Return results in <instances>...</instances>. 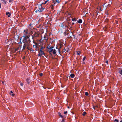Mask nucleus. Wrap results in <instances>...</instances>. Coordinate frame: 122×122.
Masks as SVG:
<instances>
[{"label": "nucleus", "instance_id": "ea45409f", "mask_svg": "<svg viewBox=\"0 0 122 122\" xmlns=\"http://www.w3.org/2000/svg\"><path fill=\"white\" fill-rule=\"evenodd\" d=\"M3 0V1L4 2V3L5 4H6V2L5 1V0Z\"/></svg>", "mask_w": 122, "mask_h": 122}, {"label": "nucleus", "instance_id": "b1692460", "mask_svg": "<svg viewBox=\"0 0 122 122\" xmlns=\"http://www.w3.org/2000/svg\"><path fill=\"white\" fill-rule=\"evenodd\" d=\"M28 33L27 32H25V34H24V36H28L27 35V34Z\"/></svg>", "mask_w": 122, "mask_h": 122}, {"label": "nucleus", "instance_id": "473e14b6", "mask_svg": "<svg viewBox=\"0 0 122 122\" xmlns=\"http://www.w3.org/2000/svg\"><path fill=\"white\" fill-rule=\"evenodd\" d=\"M65 119H63L61 121V122H64L65 121Z\"/></svg>", "mask_w": 122, "mask_h": 122}, {"label": "nucleus", "instance_id": "4d7b16f0", "mask_svg": "<svg viewBox=\"0 0 122 122\" xmlns=\"http://www.w3.org/2000/svg\"><path fill=\"white\" fill-rule=\"evenodd\" d=\"M68 108H70L69 107V106H68L67 107Z\"/></svg>", "mask_w": 122, "mask_h": 122}, {"label": "nucleus", "instance_id": "c756f323", "mask_svg": "<svg viewBox=\"0 0 122 122\" xmlns=\"http://www.w3.org/2000/svg\"><path fill=\"white\" fill-rule=\"evenodd\" d=\"M60 1V0H56V2L57 3H58Z\"/></svg>", "mask_w": 122, "mask_h": 122}, {"label": "nucleus", "instance_id": "a878e982", "mask_svg": "<svg viewBox=\"0 0 122 122\" xmlns=\"http://www.w3.org/2000/svg\"><path fill=\"white\" fill-rule=\"evenodd\" d=\"M56 48L57 49V51H58L59 53H61V52H60V49H59L57 48V47H56Z\"/></svg>", "mask_w": 122, "mask_h": 122}, {"label": "nucleus", "instance_id": "3c124183", "mask_svg": "<svg viewBox=\"0 0 122 122\" xmlns=\"http://www.w3.org/2000/svg\"><path fill=\"white\" fill-rule=\"evenodd\" d=\"M20 44H22V42H21V41H20Z\"/></svg>", "mask_w": 122, "mask_h": 122}, {"label": "nucleus", "instance_id": "2eb2a0df", "mask_svg": "<svg viewBox=\"0 0 122 122\" xmlns=\"http://www.w3.org/2000/svg\"><path fill=\"white\" fill-rule=\"evenodd\" d=\"M44 39L46 41H47L48 40V38L46 36H44Z\"/></svg>", "mask_w": 122, "mask_h": 122}, {"label": "nucleus", "instance_id": "c9c22d12", "mask_svg": "<svg viewBox=\"0 0 122 122\" xmlns=\"http://www.w3.org/2000/svg\"><path fill=\"white\" fill-rule=\"evenodd\" d=\"M48 1H47V0H46V1L44 3V4H46V3Z\"/></svg>", "mask_w": 122, "mask_h": 122}, {"label": "nucleus", "instance_id": "de8ad7c7", "mask_svg": "<svg viewBox=\"0 0 122 122\" xmlns=\"http://www.w3.org/2000/svg\"><path fill=\"white\" fill-rule=\"evenodd\" d=\"M99 10H101V7H100V8H99Z\"/></svg>", "mask_w": 122, "mask_h": 122}, {"label": "nucleus", "instance_id": "6e6d98bb", "mask_svg": "<svg viewBox=\"0 0 122 122\" xmlns=\"http://www.w3.org/2000/svg\"><path fill=\"white\" fill-rule=\"evenodd\" d=\"M41 40L40 39L39 40V41L41 42Z\"/></svg>", "mask_w": 122, "mask_h": 122}, {"label": "nucleus", "instance_id": "f03ea898", "mask_svg": "<svg viewBox=\"0 0 122 122\" xmlns=\"http://www.w3.org/2000/svg\"><path fill=\"white\" fill-rule=\"evenodd\" d=\"M54 46H51L50 47L48 46L47 47V50L49 53H51V52H53L52 53H56V50L54 49Z\"/></svg>", "mask_w": 122, "mask_h": 122}, {"label": "nucleus", "instance_id": "bf43d9fd", "mask_svg": "<svg viewBox=\"0 0 122 122\" xmlns=\"http://www.w3.org/2000/svg\"><path fill=\"white\" fill-rule=\"evenodd\" d=\"M52 1H55L56 0H52Z\"/></svg>", "mask_w": 122, "mask_h": 122}, {"label": "nucleus", "instance_id": "7ed1b4c3", "mask_svg": "<svg viewBox=\"0 0 122 122\" xmlns=\"http://www.w3.org/2000/svg\"><path fill=\"white\" fill-rule=\"evenodd\" d=\"M52 54H50L49 55H48L47 54H38V55H37V56H41L42 55H45V57L47 58H49V57L52 56V58H53V56H52Z\"/></svg>", "mask_w": 122, "mask_h": 122}, {"label": "nucleus", "instance_id": "0eeeda50", "mask_svg": "<svg viewBox=\"0 0 122 122\" xmlns=\"http://www.w3.org/2000/svg\"><path fill=\"white\" fill-rule=\"evenodd\" d=\"M44 20V18L43 17H41V18L38 21H37V24H38L39 23L41 22V21H43Z\"/></svg>", "mask_w": 122, "mask_h": 122}, {"label": "nucleus", "instance_id": "7c9ffc66", "mask_svg": "<svg viewBox=\"0 0 122 122\" xmlns=\"http://www.w3.org/2000/svg\"><path fill=\"white\" fill-rule=\"evenodd\" d=\"M52 1L53 2V3L54 5L56 3V1Z\"/></svg>", "mask_w": 122, "mask_h": 122}, {"label": "nucleus", "instance_id": "72a5a7b5", "mask_svg": "<svg viewBox=\"0 0 122 122\" xmlns=\"http://www.w3.org/2000/svg\"><path fill=\"white\" fill-rule=\"evenodd\" d=\"M67 111H65V112H64V114H67Z\"/></svg>", "mask_w": 122, "mask_h": 122}, {"label": "nucleus", "instance_id": "bb28decb", "mask_svg": "<svg viewBox=\"0 0 122 122\" xmlns=\"http://www.w3.org/2000/svg\"><path fill=\"white\" fill-rule=\"evenodd\" d=\"M86 56H84V57L83 58V59H82V61H84V60L86 59Z\"/></svg>", "mask_w": 122, "mask_h": 122}, {"label": "nucleus", "instance_id": "09e8293b", "mask_svg": "<svg viewBox=\"0 0 122 122\" xmlns=\"http://www.w3.org/2000/svg\"><path fill=\"white\" fill-rule=\"evenodd\" d=\"M45 56V55H42V56H41L44 57V56Z\"/></svg>", "mask_w": 122, "mask_h": 122}, {"label": "nucleus", "instance_id": "f3484780", "mask_svg": "<svg viewBox=\"0 0 122 122\" xmlns=\"http://www.w3.org/2000/svg\"><path fill=\"white\" fill-rule=\"evenodd\" d=\"M68 51H69L68 50V49L66 50V49H64L63 50V52H65V51H66V52H68Z\"/></svg>", "mask_w": 122, "mask_h": 122}, {"label": "nucleus", "instance_id": "dca6fc26", "mask_svg": "<svg viewBox=\"0 0 122 122\" xmlns=\"http://www.w3.org/2000/svg\"><path fill=\"white\" fill-rule=\"evenodd\" d=\"M40 47H41L40 48V49L41 50H42L44 49V48H45V47H44L43 46H40Z\"/></svg>", "mask_w": 122, "mask_h": 122}, {"label": "nucleus", "instance_id": "79ce46f5", "mask_svg": "<svg viewBox=\"0 0 122 122\" xmlns=\"http://www.w3.org/2000/svg\"><path fill=\"white\" fill-rule=\"evenodd\" d=\"M109 3H110L111 4L112 3V2H111V0H109Z\"/></svg>", "mask_w": 122, "mask_h": 122}, {"label": "nucleus", "instance_id": "a211bd4d", "mask_svg": "<svg viewBox=\"0 0 122 122\" xmlns=\"http://www.w3.org/2000/svg\"><path fill=\"white\" fill-rule=\"evenodd\" d=\"M44 53L43 51L40 49V53Z\"/></svg>", "mask_w": 122, "mask_h": 122}, {"label": "nucleus", "instance_id": "39448f33", "mask_svg": "<svg viewBox=\"0 0 122 122\" xmlns=\"http://www.w3.org/2000/svg\"><path fill=\"white\" fill-rule=\"evenodd\" d=\"M63 23L65 27H67L68 25H69V22L67 20H66Z\"/></svg>", "mask_w": 122, "mask_h": 122}, {"label": "nucleus", "instance_id": "ddd939ff", "mask_svg": "<svg viewBox=\"0 0 122 122\" xmlns=\"http://www.w3.org/2000/svg\"><path fill=\"white\" fill-rule=\"evenodd\" d=\"M6 14L9 17H10V15H11L10 13L9 12H7L6 13Z\"/></svg>", "mask_w": 122, "mask_h": 122}, {"label": "nucleus", "instance_id": "58836bf2", "mask_svg": "<svg viewBox=\"0 0 122 122\" xmlns=\"http://www.w3.org/2000/svg\"><path fill=\"white\" fill-rule=\"evenodd\" d=\"M14 0H9V2H11L12 1H13Z\"/></svg>", "mask_w": 122, "mask_h": 122}, {"label": "nucleus", "instance_id": "4be33fe9", "mask_svg": "<svg viewBox=\"0 0 122 122\" xmlns=\"http://www.w3.org/2000/svg\"><path fill=\"white\" fill-rule=\"evenodd\" d=\"M38 11H39L40 12V13L42 12V10H36V11H35V13L36 12V13Z\"/></svg>", "mask_w": 122, "mask_h": 122}, {"label": "nucleus", "instance_id": "423d86ee", "mask_svg": "<svg viewBox=\"0 0 122 122\" xmlns=\"http://www.w3.org/2000/svg\"><path fill=\"white\" fill-rule=\"evenodd\" d=\"M39 10H41L42 11H43L44 9V8H43L42 6V4H41L38 5Z\"/></svg>", "mask_w": 122, "mask_h": 122}, {"label": "nucleus", "instance_id": "5701e85b", "mask_svg": "<svg viewBox=\"0 0 122 122\" xmlns=\"http://www.w3.org/2000/svg\"><path fill=\"white\" fill-rule=\"evenodd\" d=\"M26 81L27 82V83L28 84H29L30 83V82L29 81V79L28 78H27L26 80Z\"/></svg>", "mask_w": 122, "mask_h": 122}, {"label": "nucleus", "instance_id": "052dcab7", "mask_svg": "<svg viewBox=\"0 0 122 122\" xmlns=\"http://www.w3.org/2000/svg\"><path fill=\"white\" fill-rule=\"evenodd\" d=\"M56 55H55V56L57 54H55Z\"/></svg>", "mask_w": 122, "mask_h": 122}, {"label": "nucleus", "instance_id": "6e6552de", "mask_svg": "<svg viewBox=\"0 0 122 122\" xmlns=\"http://www.w3.org/2000/svg\"><path fill=\"white\" fill-rule=\"evenodd\" d=\"M65 32H64V34L65 36H66L69 33L68 32L69 31L68 30H65Z\"/></svg>", "mask_w": 122, "mask_h": 122}, {"label": "nucleus", "instance_id": "864d4df0", "mask_svg": "<svg viewBox=\"0 0 122 122\" xmlns=\"http://www.w3.org/2000/svg\"><path fill=\"white\" fill-rule=\"evenodd\" d=\"M24 32H26L25 30H24Z\"/></svg>", "mask_w": 122, "mask_h": 122}, {"label": "nucleus", "instance_id": "f257e3e1", "mask_svg": "<svg viewBox=\"0 0 122 122\" xmlns=\"http://www.w3.org/2000/svg\"><path fill=\"white\" fill-rule=\"evenodd\" d=\"M24 38V39L22 41V42L24 43V45L23 46V49H25L26 47V48L28 50L29 49L28 47L29 46L30 43V41L29 38L28 36H22Z\"/></svg>", "mask_w": 122, "mask_h": 122}, {"label": "nucleus", "instance_id": "9b49d317", "mask_svg": "<svg viewBox=\"0 0 122 122\" xmlns=\"http://www.w3.org/2000/svg\"><path fill=\"white\" fill-rule=\"evenodd\" d=\"M58 114L60 117L62 118H63L64 117L61 114V113L60 112H59Z\"/></svg>", "mask_w": 122, "mask_h": 122}, {"label": "nucleus", "instance_id": "680f3d73", "mask_svg": "<svg viewBox=\"0 0 122 122\" xmlns=\"http://www.w3.org/2000/svg\"><path fill=\"white\" fill-rule=\"evenodd\" d=\"M78 55H79L80 54H77Z\"/></svg>", "mask_w": 122, "mask_h": 122}, {"label": "nucleus", "instance_id": "e433bc0d", "mask_svg": "<svg viewBox=\"0 0 122 122\" xmlns=\"http://www.w3.org/2000/svg\"><path fill=\"white\" fill-rule=\"evenodd\" d=\"M80 53V51H78L77 52V54H78V53Z\"/></svg>", "mask_w": 122, "mask_h": 122}, {"label": "nucleus", "instance_id": "603ef678", "mask_svg": "<svg viewBox=\"0 0 122 122\" xmlns=\"http://www.w3.org/2000/svg\"><path fill=\"white\" fill-rule=\"evenodd\" d=\"M4 81H2V83H3V84H4Z\"/></svg>", "mask_w": 122, "mask_h": 122}, {"label": "nucleus", "instance_id": "49530a36", "mask_svg": "<svg viewBox=\"0 0 122 122\" xmlns=\"http://www.w3.org/2000/svg\"><path fill=\"white\" fill-rule=\"evenodd\" d=\"M74 22H73V23H72V25H74Z\"/></svg>", "mask_w": 122, "mask_h": 122}, {"label": "nucleus", "instance_id": "412c9836", "mask_svg": "<svg viewBox=\"0 0 122 122\" xmlns=\"http://www.w3.org/2000/svg\"><path fill=\"white\" fill-rule=\"evenodd\" d=\"M86 114V112H83V113H82V115L83 116H85Z\"/></svg>", "mask_w": 122, "mask_h": 122}, {"label": "nucleus", "instance_id": "13d9d810", "mask_svg": "<svg viewBox=\"0 0 122 122\" xmlns=\"http://www.w3.org/2000/svg\"><path fill=\"white\" fill-rule=\"evenodd\" d=\"M120 122H122V120H121L120 121Z\"/></svg>", "mask_w": 122, "mask_h": 122}, {"label": "nucleus", "instance_id": "4c0bfd02", "mask_svg": "<svg viewBox=\"0 0 122 122\" xmlns=\"http://www.w3.org/2000/svg\"><path fill=\"white\" fill-rule=\"evenodd\" d=\"M20 85L21 86H23V84L22 82H21L20 83Z\"/></svg>", "mask_w": 122, "mask_h": 122}, {"label": "nucleus", "instance_id": "37998d69", "mask_svg": "<svg viewBox=\"0 0 122 122\" xmlns=\"http://www.w3.org/2000/svg\"><path fill=\"white\" fill-rule=\"evenodd\" d=\"M11 95L12 96H14V94H13V93H12V94H11Z\"/></svg>", "mask_w": 122, "mask_h": 122}, {"label": "nucleus", "instance_id": "8fccbe9b", "mask_svg": "<svg viewBox=\"0 0 122 122\" xmlns=\"http://www.w3.org/2000/svg\"><path fill=\"white\" fill-rule=\"evenodd\" d=\"M10 93H13V92L12 91H11L10 92Z\"/></svg>", "mask_w": 122, "mask_h": 122}, {"label": "nucleus", "instance_id": "0e129e2a", "mask_svg": "<svg viewBox=\"0 0 122 122\" xmlns=\"http://www.w3.org/2000/svg\"><path fill=\"white\" fill-rule=\"evenodd\" d=\"M21 38L20 39V40H21Z\"/></svg>", "mask_w": 122, "mask_h": 122}, {"label": "nucleus", "instance_id": "2f4dec72", "mask_svg": "<svg viewBox=\"0 0 122 122\" xmlns=\"http://www.w3.org/2000/svg\"><path fill=\"white\" fill-rule=\"evenodd\" d=\"M40 76H42L43 75V74L42 73H41L40 74Z\"/></svg>", "mask_w": 122, "mask_h": 122}, {"label": "nucleus", "instance_id": "393cba45", "mask_svg": "<svg viewBox=\"0 0 122 122\" xmlns=\"http://www.w3.org/2000/svg\"><path fill=\"white\" fill-rule=\"evenodd\" d=\"M85 94L86 96H88L89 95L88 93L87 92H85Z\"/></svg>", "mask_w": 122, "mask_h": 122}, {"label": "nucleus", "instance_id": "c03bdc74", "mask_svg": "<svg viewBox=\"0 0 122 122\" xmlns=\"http://www.w3.org/2000/svg\"><path fill=\"white\" fill-rule=\"evenodd\" d=\"M105 5V3H104V4H103L102 5V6H104V5Z\"/></svg>", "mask_w": 122, "mask_h": 122}, {"label": "nucleus", "instance_id": "1a4fd4ad", "mask_svg": "<svg viewBox=\"0 0 122 122\" xmlns=\"http://www.w3.org/2000/svg\"><path fill=\"white\" fill-rule=\"evenodd\" d=\"M33 42L35 44V45H33V48H36V45L37 44L34 41H33Z\"/></svg>", "mask_w": 122, "mask_h": 122}, {"label": "nucleus", "instance_id": "c85d7f7f", "mask_svg": "<svg viewBox=\"0 0 122 122\" xmlns=\"http://www.w3.org/2000/svg\"><path fill=\"white\" fill-rule=\"evenodd\" d=\"M114 121L115 122H118L119 121L118 120L115 119L114 120Z\"/></svg>", "mask_w": 122, "mask_h": 122}, {"label": "nucleus", "instance_id": "69168bd1", "mask_svg": "<svg viewBox=\"0 0 122 122\" xmlns=\"http://www.w3.org/2000/svg\"><path fill=\"white\" fill-rule=\"evenodd\" d=\"M72 32V34H73V32Z\"/></svg>", "mask_w": 122, "mask_h": 122}, {"label": "nucleus", "instance_id": "cd10ccee", "mask_svg": "<svg viewBox=\"0 0 122 122\" xmlns=\"http://www.w3.org/2000/svg\"><path fill=\"white\" fill-rule=\"evenodd\" d=\"M71 20L73 21L76 20V19L75 18H73L72 19H71Z\"/></svg>", "mask_w": 122, "mask_h": 122}, {"label": "nucleus", "instance_id": "5fc2aeb1", "mask_svg": "<svg viewBox=\"0 0 122 122\" xmlns=\"http://www.w3.org/2000/svg\"><path fill=\"white\" fill-rule=\"evenodd\" d=\"M110 4H109L108 5V6H110Z\"/></svg>", "mask_w": 122, "mask_h": 122}, {"label": "nucleus", "instance_id": "aec40b11", "mask_svg": "<svg viewBox=\"0 0 122 122\" xmlns=\"http://www.w3.org/2000/svg\"><path fill=\"white\" fill-rule=\"evenodd\" d=\"M120 69L121 70H119V72L120 74L121 75H122V69Z\"/></svg>", "mask_w": 122, "mask_h": 122}, {"label": "nucleus", "instance_id": "338daca9", "mask_svg": "<svg viewBox=\"0 0 122 122\" xmlns=\"http://www.w3.org/2000/svg\"><path fill=\"white\" fill-rule=\"evenodd\" d=\"M49 0H47V1H49Z\"/></svg>", "mask_w": 122, "mask_h": 122}, {"label": "nucleus", "instance_id": "6ab92c4d", "mask_svg": "<svg viewBox=\"0 0 122 122\" xmlns=\"http://www.w3.org/2000/svg\"><path fill=\"white\" fill-rule=\"evenodd\" d=\"M61 26L62 27H63L65 26L63 23L61 24Z\"/></svg>", "mask_w": 122, "mask_h": 122}, {"label": "nucleus", "instance_id": "f8f14e48", "mask_svg": "<svg viewBox=\"0 0 122 122\" xmlns=\"http://www.w3.org/2000/svg\"><path fill=\"white\" fill-rule=\"evenodd\" d=\"M72 78H73L75 77V75L74 74H71L70 76Z\"/></svg>", "mask_w": 122, "mask_h": 122}, {"label": "nucleus", "instance_id": "a18cd8bd", "mask_svg": "<svg viewBox=\"0 0 122 122\" xmlns=\"http://www.w3.org/2000/svg\"><path fill=\"white\" fill-rule=\"evenodd\" d=\"M93 108L94 109H95V107L94 106H93Z\"/></svg>", "mask_w": 122, "mask_h": 122}, {"label": "nucleus", "instance_id": "a19ab883", "mask_svg": "<svg viewBox=\"0 0 122 122\" xmlns=\"http://www.w3.org/2000/svg\"><path fill=\"white\" fill-rule=\"evenodd\" d=\"M108 61H106V63L107 64H108Z\"/></svg>", "mask_w": 122, "mask_h": 122}, {"label": "nucleus", "instance_id": "4468645a", "mask_svg": "<svg viewBox=\"0 0 122 122\" xmlns=\"http://www.w3.org/2000/svg\"><path fill=\"white\" fill-rule=\"evenodd\" d=\"M54 6V5H52V4H51V5L50 6L51 9L52 10H53L54 8L53 7Z\"/></svg>", "mask_w": 122, "mask_h": 122}, {"label": "nucleus", "instance_id": "e2e57ef3", "mask_svg": "<svg viewBox=\"0 0 122 122\" xmlns=\"http://www.w3.org/2000/svg\"><path fill=\"white\" fill-rule=\"evenodd\" d=\"M31 25V24H30V25Z\"/></svg>", "mask_w": 122, "mask_h": 122}, {"label": "nucleus", "instance_id": "f704fd0d", "mask_svg": "<svg viewBox=\"0 0 122 122\" xmlns=\"http://www.w3.org/2000/svg\"><path fill=\"white\" fill-rule=\"evenodd\" d=\"M62 44H60V46H59V48H60V49L61 48V47H62Z\"/></svg>", "mask_w": 122, "mask_h": 122}, {"label": "nucleus", "instance_id": "20e7f679", "mask_svg": "<svg viewBox=\"0 0 122 122\" xmlns=\"http://www.w3.org/2000/svg\"><path fill=\"white\" fill-rule=\"evenodd\" d=\"M32 39L34 37H38L39 36V34H38L37 32H35L34 34L32 36Z\"/></svg>", "mask_w": 122, "mask_h": 122}, {"label": "nucleus", "instance_id": "9d476101", "mask_svg": "<svg viewBox=\"0 0 122 122\" xmlns=\"http://www.w3.org/2000/svg\"><path fill=\"white\" fill-rule=\"evenodd\" d=\"M82 21L81 19H80L78 20L77 22V23H81L82 22Z\"/></svg>", "mask_w": 122, "mask_h": 122}]
</instances>
